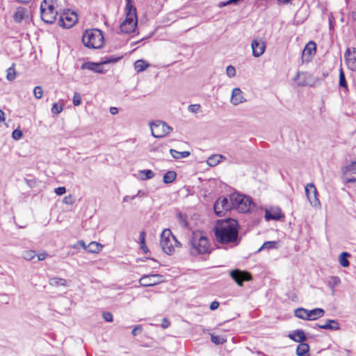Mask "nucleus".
<instances>
[{
	"label": "nucleus",
	"instance_id": "18",
	"mask_svg": "<svg viewBox=\"0 0 356 356\" xmlns=\"http://www.w3.org/2000/svg\"><path fill=\"white\" fill-rule=\"evenodd\" d=\"M252 55L258 58L261 56L265 51L266 49V43L261 40H254L252 42Z\"/></svg>",
	"mask_w": 356,
	"mask_h": 356
},
{
	"label": "nucleus",
	"instance_id": "43",
	"mask_svg": "<svg viewBox=\"0 0 356 356\" xmlns=\"http://www.w3.org/2000/svg\"><path fill=\"white\" fill-rule=\"evenodd\" d=\"M339 86L343 88L347 87L345 75L342 69L339 72Z\"/></svg>",
	"mask_w": 356,
	"mask_h": 356
},
{
	"label": "nucleus",
	"instance_id": "19",
	"mask_svg": "<svg viewBox=\"0 0 356 356\" xmlns=\"http://www.w3.org/2000/svg\"><path fill=\"white\" fill-rule=\"evenodd\" d=\"M246 101L243 92L239 88H234L232 92L230 102L236 106Z\"/></svg>",
	"mask_w": 356,
	"mask_h": 356
},
{
	"label": "nucleus",
	"instance_id": "32",
	"mask_svg": "<svg viewBox=\"0 0 356 356\" xmlns=\"http://www.w3.org/2000/svg\"><path fill=\"white\" fill-rule=\"evenodd\" d=\"M102 247L99 243L92 241L88 245L87 251L91 253H98L101 250Z\"/></svg>",
	"mask_w": 356,
	"mask_h": 356
},
{
	"label": "nucleus",
	"instance_id": "45",
	"mask_svg": "<svg viewBox=\"0 0 356 356\" xmlns=\"http://www.w3.org/2000/svg\"><path fill=\"white\" fill-rule=\"evenodd\" d=\"M226 74L229 78L234 77L236 75L235 67L232 65L227 66L226 69Z\"/></svg>",
	"mask_w": 356,
	"mask_h": 356
},
{
	"label": "nucleus",
	"instance_id": "35",
	"mask_svg": "<svg viewBox=\"0 0 356 356\" xmlns=\"http://www.w3.org/2000/svg\"><path fill=\"white\" fill-rule=\"evenodd\" d=\"M277 241H266L265 242L262 246L259 249V251H261L262 250H271V249H276L277 248Z\"/></svg>",
	"mask_w": 356,
	"mask_h": 356
},
{
	"label": "nucleus",
	"instance_id": "33",
	"mask_svg": "<svg viewBox=\"0 0 356 356\" xmlns=\"http://www.w3.org/2000/svg\"><path fill=\"white\" fill-rule=\"evenodd\" d=\"M170 153L171 156L176 159H179L181 158H186L190 155V152L188 151L178 152L173 149H171L170 150Z\"/></svg>",
	"mask_w": 356,
	"mask_h": 356
},
{
	"label": "nucleus",
	"instance_id": "44",
	"mask_svg": "<svg viewBox=\"0 0 356 356\" xmlns=\"http://www.w3.org/2000/svg\"><path fill=\"white\" fill-rule=\"evenodd\" d=\"M63 109V105H59L57 103H54L51 108V112L53 113L58 114L62 112Z\"/></svg>",
	"mask_w": 356,
	"mask_h": 356
},
{
	"label": "nucleus",
	"instance_id": "52",
	"mask_svg": "<svg viewBox=\"0 0 356 356\" xmlns=\"http://www.w3.org/2000/svg\"><path fill=\"white\" fill-rule=\"evenodd\" d=\"M142 332V327L140 325L136 326L131 332L133 336H137Z\"/></svg>",
	"mask_w": 356,
	"mask_h": 356
},
{
	"label": "nucleus",
	"instance_id": "55",
	"mask_svg": "<svg viewBox=\"0 0 356 356\" xmlns=\"http://www.w3.org/2000/svg\"><path fill=\"white\" fill-rule=\"evenodd\" d=\"M140 245H144V242L145 241V232H141L140 233Z\"/></svg>",
	"mask_w": 356,
	"mask_h": 356
},
{
	"label": "nucleus",
	"instance_id": "62",
	"mask_svg": "<svg viewBox=\"0 0 356 356\" xmlns=\"http://www.w3.org/2000/svg\"><path fill=\"white\" fill-rule=\"evenodd\" d=\"M140 248H141V249H142L145 252H147V246H146V245H145V241L144 242V245H140Z\"/></svg>",
	"mask_w": 356,
	"mask_h": 356
},
{
	"label": "nucleus",
	"instance_id": "31",
	"mask_svg": "<svg viewBox=\"0 0 356 356\" xmlns=\"http://www.w3.org/2000/svg\"><path fill=\"white\" fill-rule=\"evenodd\" d=\"M350 254L348 252H343L340 254L339 257V262L343 267H348L350 264L349 261L348 260V257H349Z\"/></svg>",
	"mask_w": 356,
	"mask_h": 356
},
{
	"label": "nucleus",
	"instance_id": "37",
	"mask_svg": "<svg viewBox=\"0 0 356 356\" xmlns=\"http://www.w3.org/2000/svg\"><path fill=\"white\" fill-rule=\"evenodd\" d=\"M22 257L26 260V261H31L32 260L33 258H35V257L36 256V254H35V252L34 250H24L23 252H22Z\"/></svg>",
	"mask_w": 356,
	"mask_h": 356
},
{
	"label": "nucleus",
	"instance_id": "20",
	"mask_svg": "<svg viewBox=\"0 0 356 356\" xmlns=\"http://www.w3.org/2000/svg\"><path fill=\"white\" fill-rule=\"evenodd\" d=\"M325 311L321 308H315L308 310L307 321H314L324 316Z\"/></svg>",
	"mask_w": 356,
	"mask_h": 356
},
{
	"label": "nucleus",
	"instance_id": "58",
	"mask_svg": "<svg viewBox=\"0 0 356 356\" xmlns=\"http://www.w3.org/2000/svg\"><path fill=\"white\" fill-rule=\"evenodd\" d=\"M5 114L4 112L0 109V122H5Z\"/></svg>",
	"mask_w": 356,
	"mask_h": 356
},
{
	"label": "nucleus",
	"instance_id": "30",
	"mask_svg": "<svg viewBox=\"0 0 356 356\" xmlns=\"http://www.w3.org/2000/svg\"><path fill=\"white\" fill-rule=\"evenodd\" d=\"M224 156L221 154H214L209 157L207 163L210 166H216L218 165Z\"/></svg>",
	"mask_w": 356,
	"mask_h": 356
},
{
	"label": "nucleus",
	"instance_id": "4",
	"mask_svg": "<svg viewBox=\"0 0 356 356\" xmlns=\"http://www.w3.org/2000/svg\"><path fill=\"white\" fill-rule=\"evenodd\" d=\"M191 253L193 255L206 254L209 252L208 238L200 233H194L190 241Z\"/></svg>",
	"mask_w": 356,
	"mask_h": 356
},
{
	"label": "nucleus",
	"instance_id": "25",
	"mask_svg": "<svg viewBox=\"0 0 356 356\" xmlns=\"http://www.w3.org/2000/svg\"><path fill=\"white\" fill-rule=\"evenodd\" d=\"M49 284L52 286H67V282L66 280L60 277H51L49 280Z\"/></svg>",
	"mask_w": 356,
	"mask_h": 356
},
{
	"label": "nucleus",
	"instance_id": "2",
	"mask_svg": "<svg viewBox=\"0 0 356 356\" xmlns=\"http://www.w3.org/2000/svg\"><path fill=\"white\" fill-rule=\"evenodd\" d=\"M126 17L121 23L120 29L121 32L131 33L136 31L138 24L136 9L131 3V0H126Z\"/></svg>",
	"mask_w": 356,
	"mask_h": 356
},
{
	"label": "nucleus",
	"instance_id": "48",
	"mask_svg": "<svg viewBox=\"0 0 356 356\" xmlns=\"http://www.w3.org/2000/svg\"><path fill=\"white\" fill-rule=\"evenodd\" d=\"M38 261H44L46 258L48 257V254L45 251H41L38 254H36Z\"/></svg>",
	"mask_w": 356,
	"mask_h": 356
},
{
	"label": "nucleus",
	"instance_id": "27",
	"mask_svg": "<svg viewBox=\"0 0 356 356\" xmlns=\"http://www.w3.org/2000/svg\"><path fill=\"white\" fill-rule=\"evenodd\" d=\"M149 66V63L143 60H138L134 63V68L137 72L145 70Z\"/></svg>",
	"mask_w": 356,
	"mask_h": 356
},
{
	"label": "nucleus",
	"instance_id": "51",
	"mask_svg": "<svg viewBox=\"0 0 356 356\" xmlns=\"http://www.w3.org/2000/svg\"><path fill=\"white\" fill-rule=\"evenodd\" d=\"M103 318L107 322H112L113 321V315L110 312H104L103 313Z\"/></svg>",
	"mask_w": 356,
	"mask_h": 356
},
{
	"label": "nucleus",
	"instance_id": "50",
	"mask_svg": "<svg viewBox=\"0 0 356 356\" xmlns=\"http://www.w3.org/2000/svg\"><path fill=\"white\" fill-rule=\"evenodd\" d=\"M54 192L57 195H62L65 193L66 188L64 186L58 187L55 188Z\"/></svg>",
	"mask_w": 356,
	"mask_h": 356
},
{
	"label": "nucleus",
	"instance_id": "17",
	"mask_svg": "<svg viewBox=\"0 0 356 356\" xmlns=\"http://www.w3.org/2000/svg\"><path fill=\"white\" fill-rule=\"evenodd\" d=\"M316 52V43L314 42L310 41L309 42L306 46L305 47L302 51V61L309 62L312 57L315 54Z\"/></svg>",
	"mask_w": 356,
	"mask_h": 356
},
{
	"label": "nucleus",
	"instance_id": "38",
	"mask_svg": "<svg viewBox=\"0 0 356 356\" xmlns=\"http://www.w3.org/2000/svg\"><path fill=\"white\" fill-rule=\"evenodd\" d=\"M341 283V279L337 276H332L330 277L328 281V286L334 289V287L337 286Z\"/></svg>",
	"mask_w": 356,
	"mask_h": 356
},
{
	"label": "nucleus",
	"instance_id": "6",
	"mask_svg": "<svg viewBox=\"0 0 356 356\" xmlns=\"http://www.w3.org/2000/svg\"><path fill=\"white\" fill-rule=\"evenodd\" d=\"M55 4L54 0H43L40 4L41 19L47 24H52L56 19Z\"/></svg>",
	"mask_w": 356,
	"mask_h": 356
},
{
	"label": "nucleus",
	"instance_id": "64",
	"mask_svg": "<svg viewBox=\"0 0 356 356\" xmlns=\"http://www.w3.org/2000/svg\"><path fill=\"white\" fill-rule=\"evenodd\" d=\"M257 355L258 356H266L264 353H262L261 352H257Z\"/></svg>",
	"mask_w": 356,
	"mask_h": 356
},
{
	"label": "nucleus",
	"instance_id": "1",
	"mask_svg": "<svg viewBox=\"0 0 356 356\" xmlns=\"http://www.w3.org/2000/svg\"><path fill=\"white\" fill-rule=\"evenodd\" d=\"M238 222L232 218L218 221L215 227L216 239L221 243L236 242L238 238Z\"/></svg>",
	"mask_w": 356,
	"mask_h": 356
},
{
	"label": "nucleus",
	"instance_id": "29",
	"mask_svg": "<svg viewBox=\"0 0 356 356\" xmlns=\"http://www.w3.org/2000/svg\"><path fill=\"white\" fill-rule=\"evenodd\" d=\"M177 177V173L175 171L169 170L164 175L163 181L165 184H170L173 182Z\"/></svg>",
	"mask_w": 356,
	"mask_h": 356
},
{
	"label": "nucleus",
	"instance_id": "10",
	"mask_svg": "<svg viewBox=\"0 0 356 356\" xmlns=\"http://www.w3.org/2000/svg\"><path fill=\"white\" fill-rule=\"evenodd\" d=\"M213 209L216 215L221 216L225 211L232 209L230 200L225 197H219L215 202Z\"/></svg>",
	"mask_w": 356,
	"mask_h": 356
},
{
	"label": "nucleus",
	"instance_id": "36",
	"mask_svg": "<svg viewBox=\"0 0 356 356\" xmlns=\"http://www.w3.org/2000/svg\"><path fill=\"white\" fill-rule=\"evenodd\" d=\"M307 76V74L305 72H298L297 75L295 78V80L297 81L298 84L301 86H306L307 82L303 80V79Z\"/></svg>",
	"mask_w": 356,
	"mask_h": 356
},
{
	"label": "nucleus",
	"instance_id": "63",
	"mask_svg": "<svg viewBox=\"0 0 356 356\" xmlns=\"http://www.w3.org/2000/svg\"><path fill=\"white\" fill-rule=\"evenodd\" d=\"M79 247V244H78V242L76 244H74L72 245V248L77 249Z\"/></svg>",
	"mask_w": 356,
	"mask_h": 356
},
{
	"label": "nucleus",
	"instance_id": "49",
	"mask_svg": "<svg viewBox=\"0 0 356 356\" xmlns=\"http://www.w3.org/2000/svg\"><path fill=\"white\" fill-rule=\"evenodd\" d=\"M200 109V104H191L188 106V111L192 113H197Z\"/></svg>",
	"mask_w": 356,
	"mask_h": 356
},
{
	"label": "nucleus",
	"instance_id": "9",
	"mask_svg": "<svg viewBox=\"0 0 356 356\" xmlns=\"http://www.w3.org/2000/svg\"><path fill=\"white\" fill-rule=\"evenodd\" d=\"M119 58H107L106 60L101 62V63H92V62H86L82 64L81 68L82 70H89L96 73H103L104 70L102 67V65L104 64H108L111 63H115L118 60Z\"/></svg>",
	"mask_w": 356,
	"mask_h": 356
},
{
	"label": "nucleus",
	"instance_id": "57",
	"mask_svg": "<svg viewBox=\"0 0 356 356\" xmlns=\"http://www.w3.org/2000/svg\"><path fill=\"white\" fill-rule=\"evenodd\" d=\"M78 244H79V246L82 247L84 250H87L88 245H86V243L83 241H82V240L79 241Z\"/></svg>",
	"mask_w": 356,
	"mask_h": 356
},
{
	"label": "nucleus",
	"instance_id": "40",
	"mask_svg": "<svg viewBox=\"0 0 356 356\" xmlns=\"http://www.w3.org/2000/svg\"><path fill=\"white\" fill-rule=\"evenodd\" d=\"M211 340L213 343L216 345L222 344L226 341L225 339H224L222 337L213 334L211 335Z\"/></svg>",
	"mask_w": 356,
	"mask_h": 356
},
{
	"label": "nucleus",
	"instance_id": "59",
	"mask_svg": "<svg viewBox=\"0 0 356 356\" xmlns=\"http://www.w3.org/2000/svg\"><path fill=\"white\" fill-rule=\"evenodd\" d=\"M109 111H110L111 114H112V115H115L118 112V109L116 107H111Z\"/></svg>",
	"mask_w": 356,
	"mask_h": 356
},
{
	"label": "nucleus",
	"instance_id": "16",
	"mask_svg": "<svg viewBox=\"0 0 356 356\" xmlns=\"http://www.w3.org/2000/svg\"><path fill=\"white\" fill-rule=\"evenodd\" d=\"M343 177L347 182L356 181V162H352L345 167Z\"/></svg>",
	"mask_w": 356,
	"mask_h": 356
},
{
	"label": "nucleus",
	"instance_id": "47",
	"mask_svg": "<svg viewBox=\"0 0 356 356\" xmlns=\"http://www.w3.org/2000/svg\"><path fill=\"white\" fill-rule=\"evenodd\" d=\"M12 136L15 140H19L22 136V132L21 130L19 129H15L13 131Z\"/></svg>",
	"mask_w": 356,
	"mask_h": 356
},
{
	"label": "nucleus",
	"instance_id": "34",
	"mask_svg": "<svg viewBox=\"0 0 356 356\" xmlns=\"http://www.w3.org/2000/svg\"><path fill=\"white\" fill-rule=\"evenodd\" d=\"M294 315L296 317L298 318L307 320V316L308 315V309L302 307L298 308L294 311Z\"/></svg>",
	"mask_w": 356,
	"mask_h": 356
},
{
	"label": "nucleus",
	"instance_id": "15",
	"mask_svg": "<svg viewBox=\"0 0 356 356\" xmlns=\"http://www.w3.org/2000/svg\"><path fill=\"white\" fill-rule=\"evenodd\" d=\"M345 58L348 68L353 71L356 70V48H348Z\"/></svg>",
	"mask_w": 356,
	"mask_h": 356
},
{
	"label": "nucleus",
	"instance_id": "26",
	"mask_svg": "<svg viewBox=\"0 0 356 356\" xmlns=\"http://www.w3.org/2000/svg\"><path fill=\"white\" fill-rule=\"evenodd\" d=\"M309 350V346L307 343H300L296 348V354L298 356H305Z\"/></svg>",
	"mask_w": 356,
	"mask_h": 356
},
{
	"label": "nucleus",
	"instance_id": "12",
	"mask_svg": "<svg viewBox=\"0 0 356 356\" xmlns=\"http://www.w3.org/2000/svg\"><path fill=\"white\" fill-rule=\"evenodd\" d=\"M78 20L77 15L74 12H65L60 17L59 24L66 29L71 28L76 23Z\"/></svg>",
	"mask_w": 356,
	"mask_h": 356
},
{
	"label": "nucleus",
	"instance_id": "54",
	"mask_svg": "<svg viewBox=\"0 0 356 356\" xmlns=\"http://www.w3.org/2000/svg\"><path fill=\"white\" fill-rule=\"evenodd\" d=\"M170 325V322L167 318H163L161 323V327L163 328H167Z\"/></svg>",
	"mask_w": 356,
	"mask_h": 356
},
{
	"label": "nucleus",
	"instance_id": "8",
	"mask_svg": "<svg viewBox=\"0 0 356 356\" xmlns=\"http://www.w3.org/2000/svg\"><path fill=\"white\" fill-rule=\"evenodd\" d=\"M152 135L154 138H162L170 134L172 129L163 121L156 120L149 124Z\"/></svg>",
	"mask_w": 356,
	"mask_h": 356
},
{
	"label": "nucleus",
	"instance_id": "46",
	"mask_svg": "<svg viewBox=\"0 0 356 356\" xmlns=\"http://www.w3.org/2000/svg\"><path fill=\"white\" fill-rule=\"evenodd\" d=\"M73 104L74 106H79L81 104V97L78 92H74V94Z\"/></svg>",
	"mask_w": 356,
	"mask_h": 356
},
{
	"label": "nucleus",
	"instance_id": "7",
	"mask_svg": "<svg viewBox=\"0 0 356 356\" xmlns=\"http://www.w3.org/2000/svg\"><path fill=\"white\" fill-rule=\"evenodd\" d=\"M229 200L232 209L240 212L245 213L250 209L252 201L249 197L234 193L230 195Z\"/></svg>",
	"mask_w": 356,
	"mask_h": 356
},
{
	"label": "nucleus",
	"instance_id": "3",
	"mask_svg": "<svg viewBox=\"0 0 356 356\" xmlns=\"http://www.w3.org/2000/svg\"><path fill=\"white\" fill-rule=\"evenodd\" d=\"M104 36L99 29L87 30L83 33L82 41L83 44L91 49H99L103 46Z\"/></svg>",
	"mask_w": 356,
	"mask_h": 356
},
{
	"label": "nucleus",
	"instance_id": "22",
	"mask_svg": "<svg viewBox=\"0 0 356 356\" xmlns=\"http://www.w3.org/2000/svg\"><path fill=\"white\" fill-rule=\"evenodd\" d=\"M317 326L321 329L330 330H338L340 328L339 323L337 321L332 319H327L324 324L317 325Z\"/></svg>",
	"mask_w": 356,
	"mask_h": 356
},
{
	"label": "nucleus",
	"instance_id": "24",
	"mask_svg": "<svg viewBox=\"0 0 356 356\" xmlns=\"http://www.w3.org/2000/svg\"><path fill=\"white\" fill-rule=\"evenodd\" d=\"M289 338L296 342L302 343L306 340V336L302 330H296L289 335Z\"/></svg>",
	"mask_w": 356,
	"mask_h": 356
},
{
	"label": "nucleus",
	"instance_id": "41",
	"mask_svg": "<svg viewBox=\"0 0 356 356\" xmlns=\"http://www.w3.org/2000/svg\"><path fill=\"white\" fill-rule=\"evenodd\" d=\"M34 97L39 99H41L43 95V90L40 86H36L33 89Z\"/></svg>",
	"mask_w": 356,
	"mask_h": 356
},
{
	"label": "nucleus",
	"instance_id": "23",
	"mask_svg": "<svg viewBox=\"0 0 356 356\" xmlns=\"http://www.w3.org/2000/svg\"><path fill=\"white\" fill-rule=\"evenodd\" d=\"M13 18L15 22L20 23L22 20L28 18L27 10L22 7L17 8L14 14Z\"/></svg>",
	"mask_w": 356,
	"mask_h": 356
},
{
	"label": "nucleus",
	"instance_id": "28",
	"mask_svg": "<svg viewBox=\"0 0 356 356\" xmlns=\"http://www.w3.org/2000/svg\"><path fill=\"white\" fill-rule=\"evenodd\" d=\"M138 174L139 178L143 181L152 179L154 177V172L152 170H140Z\"/></svg>",
	"mask_w": 356,
	"mask_h": 356
},
{
	"label": "nucleus",
	"instance_id": "53",
	"mask_svg": "<svg viewBox=\"0 0 356 356\" xmlns=\"http://www.w3.org/2000/svg\"><path fill=\"white\" fill-rule=\"evenodd\" d=\"M219 307V302L218 301H213L211 303L209 308L211 310H215Z\"/></svg>",
	"mask_w": 356,
	"mask_h": 356
},
{
	"label": "nucleus",
	"instance_id": "60",
	"mask_svg": "<svg viewBox=\"0 0 356 356\" xmlns=\"http://www.w3.org/2000/svg\"><path fill=\"white\" fill-rule=\"evenodd\" d=\"M143 195H146L145 193L142 191H138L137 194L135 195L134 196H136V197H141Z\"/></svg>",
	"mask_w": 356,
	"mask_h": 356
},
{
	"label": "nucleus",
	"instance_id": "56",
	"mask_svg": "<svg viewBox=\"0 0 356 356\" xmlns=\"http://www.w3.org/2000/svg\"><path fill=\"white\" fill-rule=\"evenodd\" d=\"M135 198H136V196L126 195L123 197V201L124 202H129V201L134 200Z\"/></svg>",
	"mask_w": 356,
	"mask_h": 356
},
{
	"label": "nucleus",
	"instance_id": "13",
	"mask_svg": "<svg viewBox=\"0 0 356 356\" xmlns=\"http://www.w3.org/2000/svg\"><path fill=\"white\" fill-rule=\"evenodd\" d=\"M163 277L159 274L145 275L140 280L139 283L143 286H151L162 282Z\"/></svg>",
	"mask_w": 356,
	"mask_h": 356
},
{
	"label": "nucleus",
	"instance_id": "11",
	"mask_svg": "<svg viewBox=\"0 0 356 356\" xmlns=\"http://www.w3.org/2000/svg\"><path fill=\"white\" fill-rule=\"evenodd\" d=\"M305 193L307 197L308 201L311 206L314 207H319L321 205L320 201L317 197V190L314 184L309 183L305 186Z\"/></svg>",
	"mask_w": 356,
	"mask_h": 356
},
{
	"label": "nucleus",
	"instance_id": "61",
	"mask_svg": "<svg viewBox=\"0 0 356 356\" xmlns=\"http://www.w3.org/2000/svg\"><path fill=\"white\" fill-rule=\"evenodd\" d=\"M291 0H277L280 4H286L290 2Z\"/></svg>",
	"mask_w": 356,
	"mask_h": 356
},
{
	"label": "nucleus",
	"instance_id": "14",
	"mask_svg": "<svg viewBox=\"0 0 356 356\" xmlns=\"http://www.w3.org/2000/svg\"><path fill=\"white\" fill-rule=\"evenodd\" d=\"M230 276L240 286H243V282L249 281L252 279L250 274L246 271H242L238 269L232 270Z\"/></svg>",
	"mask_w": 356,
	"mask_h": 356
},
{
	"label": "nucleus",
	"instance_id": "5",
	"mask_svg": "<svg viewBox=\"0 0 356 356\" xmlns=\"http://www.w3.org/2000/svg\"><path fill=\"white\" fill-rule=\"evenodd\" d=\"M160 245L163 251L169 255L174 252L175 247L181 246V243L177 240L169 229H165L162 232Z\"/></svg>",
	"mask_w": 356,
	"mask_h": 356
},
{
	"label": "nucleus",
	"instance_id": "39",
	"mask_svg": "<svg viewBox=\"0 0 356 356\" xmlns=\"http://www.w3.org/2000/svg\"><path fill=\"white\" fill-rule=\"evenodd\" d=\"M6 78L8 81H13L16 78V72L13 67H10L7 70Z\"/></svg>",
	"mask_w": 356,
	"mask_h": 356
},
{
	"label": "nucleus",
	"instance_id": "42",
	"mask_svg": "<svg viewBox=\"0 0 356 356\" xmlns=\"http://www.w3.org/2000/svg\"><path fill=\"white\" fill-rule=\"evenodd\" d=\"M75 201L76 199L72 195L65 196L63 200V203L67 205H72L74 204Z\"/></svg>",
	"mask_w": 356,
	"mask_h": 356
},
{
	"label": "nucleus",
	"instance_id": "21",
	"mask_svg": "<svg viewBox=\"0 0 356 356\" xmlns=\"http://www.w3.org/2000/svg\"><path fill=\"white\" fill-rule=\"evenodd\" d=\"M284 217L281 210L280 209H276L275 210H266L265 213V218L266 220H280Z\"/></svg>",
	"mask_w": 356,
	"mask_h": 356
}]
</instances>
